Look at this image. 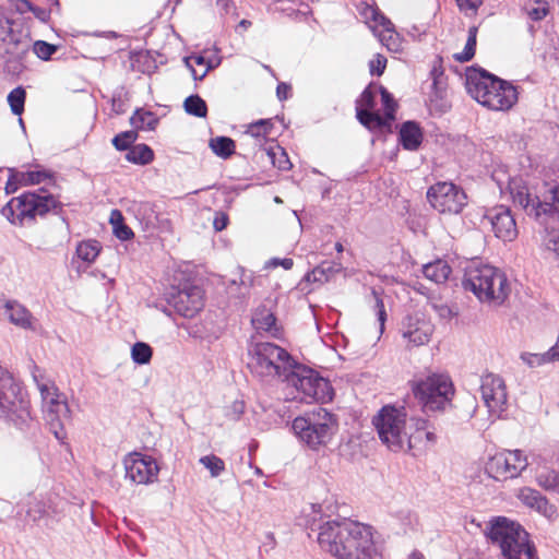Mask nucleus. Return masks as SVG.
<instances>
[{
  "instance_id": "obj_1",
  "label": "nucleus",
  "mask_w": 559,
  "mask_h": 559,
  "mask_svg": "<svg viewBox=\"0 0 559 559\" xmlns=\"http://www.w3.org/2000/svg\"><path fill=\"white\" fill-rule=\"evenodd\" d=\"M320 547L337 559H372L376 547L372 528L346 518L328 520L318 526Z\"/></svg>"
},
{
  "instance_id": "obj_2",
  "label": "nucleus",
  "mask_w": 559,
  "mask_h": 559,
  "mask_svg": "<svg viewBox=\"0 0 559 559\" xmlns=\"http://www.w3.org/2000/svg\"><path fill=\"white\" fill-rule=\"evenodd\" d=\"M372 424L382 443L393 452L416 448L421 441L419 433L426 428L424 418H412L407 425L404 408L391 405L383 406L372 418Z\"/></svg>"
},
{
  "instance_id": "obj_3",
  "label": "nucleus",
  "mask_w": 559,
  "mask_h": 559,
  "mask_svg": "<svg viewBox=\"0 0 559 559\" xmlns=\"http://www.w3.org/2000/svg\"><path fill=\"white\" fill-rule=\"evenodd\" d=\"M467 93L491 110H509L518 102L516 88L483 69L468 68L465 73Z\"/></svg>"
},
{
  "instance_id": "obj_4",
  "label": "nucleus",
  "mask_w": 559,
  "mask_h": 559,
  "mask_svg": "<svg viewBox=\"0 0 559 559\" xmlns=\"http://www.w3.org/2000/svg\"><path fill=\"white\" fill-rule=\"evenodd\" d=\"M463 287L481 302L496 306L502 305L511 292L504 272L492 265L475 262L465 270Z\"/></svg>"
},
{
  "instance_id": "obj_5",
  "label": "nucleus",
  "mask_w": 559,
  "mask_h": 559,
  "mask_svg": "<svg viewBox=\"0 0 559 559\" xmlns=\"http://www.w3.org/2000/svg\"><path fill=\"white\" fill-rule=\"evenodd\" d=\"M508 190L513 204L528 216L538 221L544 216H559V185H544V192L539 194L535 187H531L522 178H512Z\"/></svg>"
},
{
  "instance_id": "obj_6",
  "label": "nucleus",
  "mask_w": 559,
  "mask_h": 559,
  "mask_svg": "<svg viewBox=\"0 0 559 559\" xmlns=\"http://www.w3.org/2000/svg\"><path fill=\"white\" fill-rule=\"evenodd\" d=\"M33 380L40 392L43 408L51 432L62 441L67 433L64 421L70 419V408L67 399L61 394L47 372L34 365L32 367Z\"/></svg>"
},
{
  "instance_id": "obj_7",
  "label": "nucleus",
  "mask_w": 559,
  "mask_h": 559,
  "mask_svg": "<svg viewBox=\"0 0 559 559\" xmlns=\"http://www.w3.org/2000/svg\"><path fill=\"white\" fill-rule=\"evenodd\" d=\"M488 538L500 550L501 559H537L528 533L506 518H499L491 524Z\"/></svg>"
},
{
  "instance_id": "obj_8",
  "label": "nucleus",
  "mask_w": 559,
  "mask_h": 559,
  "mask_svg": "<svg viewBox=\"0 0 559 559\" xmlns=\"http://www.w3.org/2000/svg\"><path fill=\"white\" fill-rule=\"evenodd\" d=\"M61 203L45 189L36 192H25L11 199L1 210L2 215L13 225L25 226L33 224L37 216L60 207Z\"/></svg>"
},
{
  "instance_id": "obj_9",
  "label": "nucleus",
  "mask_w": 559,
  "mask_h": 559,
  "mask_svg": "<svg viewBox=\"0 0 559 559\" xmlns=\"http://www.w3.org/2000/svg\"><path fill=\"white\" fill-rule=\"evenodd\" d=\"M283 381L297 391L294 399H299L305 403L313 401L325 403L333 399L334 392L329 380L294 358Z\"/></svg>"
},
{
  "instance_id": "obj_10",
  "label": "nucleus",
  "mask_w": 559,
  "mask_h": 559,
  "mask_svg": "<svg viewBox=\"0 0 559 559\" xmlns=\"http://www.w3.org/2000/svg\"><path fill=\"white\" fill-rule=\"evenodd\" d=\"M0 418L12 423L23 430L33 421L28 402L22 395V389L14 376L0 366Z\"/></svg>"
},
{
  "instance_id": "obj_11",
  "label": "nucleus",
  "mask_w": 559,
  "mask_h": 559,
  "mask_svg": "<svg viewBox=\"0 0 559 559\" xmlns=\"http://www.w3.org/2000/svg\"><path fill=\"white\" fill-rule=\"evenodd\" d=\"M292 429L301 442L318 450L332 440L337 430V419L335 415L320 407L308 416L296 417Z\"/></svg>"
},
{
  "instance_id": "obj_12",
  "label": "nucleus",
  "mask_w": 559,
  "mask_h": 559,
  "mask_svg": "<svg viewBox=\"0 0 559 559\" xmlns=\"http://www.w3.org/2000/svg\"><path fill=\"white\" fill-rule=\"evenodd\" d=\"M412 391L424 412H444L452 405L454 385L445 373H432L425 379L414 381Z\"/></svg>"
},
{
  "instance_id": "obj_13",
  "label": "nucleus",
  "mask_w": 559,
  "mask_h": 559,
  "mask_svg": "<svg viewBox=\"0 0 559 559\" xmlns=\"http://www.w3.org/2000/svg\"><path fill=\"white\" fill-rule=\"evenodd\" d=\"M526 455L521 450H508L490 456L486 473L498 481L516 478L527 467Z\"/></svg>"
},
{
  "instance_id": "obj_14",
  "label": "nucleus",
  "mask_w": 559,
  "mask_h": 559,
  "mask_svg": "<svg viewBox=\"0 0 559 559\" xmlns=\"http://www.w3.org/2000/svg\"><path fill=\"white\" fill-rule=\"evenodd\" d=\"M292 360L289 352H248L247 365L260 377H278L284 380Z\"/></svg>"
},
{
  "instance_id": "obj_15",
  "label": "nucleus",
  "mask_w": 559,
  "mask_h": 559,
  "mask_svg": "<svg viewBox=\"0 0 559 559\" xmlns=\"http://www.w3.org/2000/svg\"><path fill=\"white\" fill-rule=\"evenodd\" d=\"M427 198L431 206L442 214H459L467 204L463 189L452 182H438L429 188Z\"/></svg>"
},
{
  "instance_id": "obj_16",
  "label": "nucleus",
  "mask_w": 559,
  "mask_h": 559,
  "mask_svg": "<svg viewBox=\"0 0 559 559\" xmlns=\"http://www.w3.org/2000/svg\"><path fill=\"white\" fill-rule=\"evenodd\" d=\"M167 302L179 316L193 318L204 307V290L198 285L186 283L171 288Z\"/></svg>"
},
{
  "instance_id": "obj_17",
  "label": "nucleus",
  "mask_w": 559,
  "mask_h": 559,
  "mask_svg": "<svg viewBox=\"0 0 559 559\" xmlns=\"http://www.w3.org/2000/svg\"><path fill=\"white\" fill-rule=\"evenodd\" d=\"M480 392L491 419L501 418L507 411L508 393L504 381L493 373L481 377Z\"/></svg>"
},
{
  "instance_id": "obj_18",
  "label": "nucleus",
  "mask_w": 559,
  "mask_h": 559,
  "mask_svg": "<svg viewBox=\"0 0 559 559\" xmlns=\"http://www.w3.org/2000/svg\"><path fill=\"white\" fill-rule=\"evenodd\" d=\"M123 463L126 478L133 484L147 485L157 479L159 468L152 456L133 452L124 459Z\"/></svg>"
},
{
  "instance_id": "obj_19",
  "label": "nucleus",
  "mask_w": 559,
  "mask_h": 559,
  "mask_svg": "<svg viewBox=\"0 0 559 559\" xmlns=\"http://www.w3.org/2000/svg\"><path fill=\"white\" fill-rule=\"evenodd\" d=\"M483 223L490 225L495 236L503 241H512L518 236L514 216L506 205H497L487 210Z\"/></svg>"
},
{
  "instance_id": "obj_20",
  "label": "nucleus",
  "mask_w": 559,
  "mask_h": 559,
  "mask_svg": "<svg viewBox=\"0 0 559 559\" xmlns=\"http://www.w3.org/2000/svg\"><path fill=\"white\" fill-rule=\"evenodd\" d=\"M433 330L432 323L418 312L406 316L401 323L403 338L416 347L427 345Z\"/></svg>"
},
{
  "instance_id": "obj_21",
  "label": "nucleus",
  "mask_w": 559,
  "mask_h": 559,
  "mask_svg": "<svg viewBox=\"0 0 559 559\" xmlns=\"http://www.w3.org/2000/svg\"><path fill=\"white\" fill-rule=\"evenodd\" d=\"M516 497L524 506L535 510L548 520L552 521L558 518L556 506L550 503L548 498L538 490L523 487L518 491Z\"/></svg>"
},
{
  "instance_id": "obj_22",
  "label": "nucleus",
  "mask_w": 559,
  "mask_h": 559,
  "mask_svg": "<svg viewBox=\"0 0 559 559\" xmlns=\"http://www.w3.org/2000/svg\"><path fill=\"white\" fill-rule=\"evenodd\" d=\"M3 316L15 326L34 330L35 319L31 311L16 300H8L3 306Z\"/></svg>"
},
{
  "instance_id": "obj_23",
  "label": "nucleus",
  "mask_w": 559,
  "mask_h": 559,
  "mask_svg": "<svg viewBox=\"0 0 559 559\" xmlns=\"http://www.w3.org/2000/svg\"><path fill=\"white\" fill-rule=\"evenodd\" d=\"M251 322L258 333L264 332L267 337L281 340L282 328L277 325L275 316L266 308L257 309Z\"/></svg>"
},
{
  "instance_id": "obj_24",
  "label": "nucleus",
  "mask_w": 559,
  "mask_h": 559,
  "mask_svg": "<svg viewBox=\"0 0 559 559\" xmlns=\"http://www.w3.org/2000/svg\"><path fill=\"white\" fill-rule=\"evenodd\" d=\"M128 212H130L140 222L145 230L155 226L157 215L150 202L133 201L129 205Z\"/></svg>"
},
{
  "instance_id": "obj_25",
  "label": "nucleus",
  "mask_w": 559,
  "mask_h": 559,
  "mask_svg": "<svg viewBox=\"0 0 559 559\" xmlns=\"http://www.w3.org/2000/svg\"><path fill=\"white\" fill-rule=\"evenodd\" d=\"M423 140V133L417 123L407 121L400 130V141L406 150H417Z\"/></svg>"
},
{
  "instance_id": "obj_26",
  "label": "nucleus",
  "mask_w": 559,
  "mask_h": 559,
  "mask_svg": "<svg viewBox=\"0 0 559 559\" xmlns=\"http://www.w3.org/2000/svg\"><path fill=\"white\" fill-rule=\"evenodd\" d=\"M423 274L436 284L445 283L451 274L450 265L443 260H436L423 266Z\"/></svg>"
},
{
  "instance_id": "obj_27",
  "label": "nucleus",
  "mask_w": 559,
  "mask_h": 559,
  "mask_svg": "<svg viewBox=\"0 0 559 559\" xmlns=\"http://www.w3.org/2000/svg\"><path fill=\"white\" fill-rule=\"evenodd\" d=\"M25 507L26 516L29 518L33 522H37L48 514L50 503L44 498L31 496L27 498Z\"/></svg>"
},
{
  "instance_id": "obj_28",
  "label": "nucleus",
  "mask_w": 559,
  "mask_h": 559,
  "mask_svg": "<svg viewBox=\"0 0 559 559\" xmlns=\"http://www.w3.org/2000/svg\"><path fill=\"white\" fill-rule=\"evenodd\" d=\"M520 358L528 367L536 368L546 364L559 361V352H523Z\"/></svg>"
},
{
  "instance_id": "obj_29",
  "label": "nucleus",
  "mask_w": 559,
  "mask_h": 559,
  "mask_svg": "<svg viewBox=\"0 0 559 559\" xmlns=\"http://www.w3.org/2000/svg\"><path fill=\"white\" fill-rule=\"evenodd\" d=\"M273 122L271 119H261L248 126L246 135L254 139L255 145H262L271 134Z\"/></svg>"
},
{
  "instance_id": "obj_30",
  "label": "nucleus",
  "mask_w": 559,
  "mask_h": 559,
  "mask_svg": "<svg viewBox=\"0 0 559 559\" xmlns=\"http://www.w3.org/2000/svg\"><path fill=\"white\" fill-rule=\"evenodd\" d=\"M535 480L544 490L559 495V471L552 468L540 469L536 473Z\"/></svg>"
},
{
  "instance_id": "obj_31",
  "label": "nucleus",
  "mask_w": 559,
  "mask_h": 559,
  "mask_svg": "<svg viewBox=\"0 0 559 559\" xmlns=\"http://www.w3.org/2000/svg\"><path fill=\"white\" fill-rule=\"evenodd\" d=\"M0 50H2L0 51L2 59H5L7 57L26 56L28 52V45L9 36L2 39Z\"/></svg>"
},
{
  "instance_id": "obj_32",
  "label": "nucleus",
  "mask_w": 559,
  "mask_h": 559,
  "mask_svg": "<svg viewBox=\"0 0 559 559\" xmlns=\"http://www.w3.org/2000/svg\"><path fill=\"white\" fill-rule=\"evenodd\" d=\"M154 158L152 148L146 144L132 146L126 154V159L133 164L146 165Z\"/></svg>"
},
{
  "instance_id": "obj_33",
  "label": "nucleus",
  "mask_w": 559,
  "mask_h": 559,
  "mask_svg": "<svg viewBox=\"0 0 559 559\" xmlns=\"http://www.w3.org/2000/svg\"><path fill=\"white\" fill-rule=\"evenodd\" d=\"M357 118L361 124L370 130L379 129L391 123L385 117L380 116L379 112L361 108H357Z\"/></svg>"
},
{
  "instance_id": "obj_34",
  "label": "nucleus",
  "mask_w": 559,
  "mask_h": 559,
  "mask_svg": "<svg viewBox=\"0 0 559 559\" xmlns=\"http://www.w3.org/2000/svg\"><path fill=\"white\" fill-rule=\"evenodd\" d=\"M158 119L156 116L143 109H138L130 118V123L140 130H154Z\"/></svg>"
},
{
  "instance_id": "obj_35",
  "label": "nucleus",
  "mask_w": 559,
  "mask_h": 559,
  "mask_svg": "<svg viewBox=\"0 0 559 559\" xmlns=\"http://www.w3.org/2000/svg\"><path fill=\"white\" fill-rule=\"evenodd\" d=\"M213 153L222 158H228L235 152V142L227 136H216L209 143Z\"/></svg>"
},
{
  "instance_id": "obj_36",
  "label": "nucleus",
  "mask_w": 559,
  "mask_h": 559,
  "mask_svg": "<svg viewBox=\"0 0 559 559\" xmlns=\"http://www.w3.org/2000/svg\"><path fill=\"white\" fill-rule=\"evenodd\" d=\"M523 10L532 21H542L549 13V4L546 0H527Z\"/></svg>"
},
{
  "instance_id": "obj_37",
  "label": "nucleus",
  "mask_w": 559,
  "mask_h": 559,
  "mask_svg": "<svg viewBox=\"0 0 559 559\" xmlns=\"http://www.w3.org/2000/svg\"><path fill=\"white\" fill-rule=\"evenodd\" d=\"M342 271V264L336 262H324L313 269V271L306 276L307 281H311V277L313 281L318 282H326L329 281L330 275L338 273Z\"/></svg>"
},
{
  "instance_id": "obj_38",
  "label": "nucleus",
  "mask_w": 559,
  "mask_h": 559,
  "mask_svg": "<svg viewBox=\"0 0 559 559\" xmlns=\"http://www.w3.org/2000/svg\"><path fill=\"white\" fill-rule=\"evenodd\" d=\"M99 252L100 246L99 242L96 240L82 241L76 247L78 257L88 264L93 263L96 260Z\"/></svg>"
},
{
  "instance_id": "obj_39",
  "label": "nucleus",
  "mask_w": 559,
  "mask_h": 559,
  "mask_svg": "<svg viewBox=\"0 0 559 559\" xmlns=\"http://www.w3.org/2000/svg\"><path fill=\"white\" fill-rule=\"evenodd\" d=\"M110 223L112 224L115 236L120 240H129L134 236L132 229L123 224L122 215L118 210L111 212Z\"/></svg>"
},
{
  "instance_id": "obj_40",
  "label": "nucleus",
  "mask_w": 559,
  "mask_h": 559,
  "mask_svg": "<svg viewBox=\"0 0 559 559\" xmlns=\"http://www.w3.org/2000/svg\"><path fill=\"white\" fill-rule=\"evenodd\" d=\"M266 153L273 166L280 170H288L292 167V163L283 147L278 145L270 146Z\"/></svg>"
},
{
  "instance_id": "obj_41",
  "label": "nucleus",
  "mask_w": 559,
  "mask_h": 559,
  "mask_svg": "<svg viewBox=\"0 0 559 559\" xmlns=\"http://www.w3.org/2000/svg\"><path fill=\"white\" fill-rule=\"evenodd\" d=\"M185 110L192 116L204 118L207 114L206 103L199 95H191L183 103Z\"/></svg>"
},
{
  "instance_id": "obj_42",
  "label": "nucleus",
  "mask_w": 559,
  "mask_h": 559,
  "mask_svg": "<svg viewBox=\"0 0 559 559\" xmlns=\"http://www.w3.org/2000/svg\"><path fill=\"white\" fill-rule=\"evenodd\" d=\"M477 27L473 26L468 29V37L462 52L455 53L454 59L460 62L469 61L475 55Z\"/></svg>"
},
{
  "instance_id": "obj_43",
  "label": "nucleus",
  "mask_w": 559,
  "mask_h": 559,
  "mask_svg": "<svg viewBox=\"0 0 559 559\" xmlns=\"http://www.w3.org/2000/svg\"><path fill=\"white\" fill-rule=\"evenodd\" d=\"M199 463L209 469L212 477H218L225 471V462L215 454L201 456Z\"/></svg>"
},
{
  "instance_id": "obj_44",
  "label": "nucleus",
  "mask_w": 559,
  "mask_h": 559,
  "mask_svg": "<svg viewBox=\"0 0 559 559\" xmlns=\"http://www.w3.org/2000/svg\"><path fill=\"white\" fill-rule=\"evenodd\" d=\"M26 93L22 87H16L8 95V102L14 115H21L24 110Z\"/></svg>"
},
{
  "instance_id": "obj_45",
  "label": "nucleus",
  "mask_w": 559,
  "mask_h": 559,
  "mask_svg": "<svg viewBox=\"0 0 559 559\" xmlns=\"http://www.w3.org/2000/svg\"><path fill=\"white\" fill-rule=\"evenodd\" d=\"M136 138L138 135L135 131H124L112 139V145L119 151H126L131 146Z\"/></svg>"
},
{
  "instance_id": "obj_46",
  "label": "nucleus",
  "mask_w": 559,
  "mask_h": 559,
  "mask_svg": "<svg viewBox=\"0 0 559 559\" xmlns=\"http://www.w3.org/2000/svg\"><path fill=\"white\" fill-rule=\"evenodd\" d=\"M48 174L41 170H34L27 173H21L17 175V180L22 185H38L48 178Z\"/></svg>"
},
{
  "instance_id": "obj_47",
  "label": "nucleus",
  "mask_w": 559,
  "mask_h": 559,
  "mask_svg": "<svg viewBox=\"0 0 559 559\" xmlns=\"http://www.w3.org/2000/svg\"><path fill=\"white\" fill-rule=\"evenodd\" d=\"M379 92L381 94V100L385 111L384 117L388 121H392L394 120L396 103L394 102L392 95L384 87H379Z\"/></svg>"
},
{
  "instance_id": "obj_48",
  "label": "nucleus",
  "mask_w": 559,
  "mask_h": 559,
  "mask_svg": "<svg viewBox=\"0 0 559 559\" xmlns=\"http://www.w3.org/2000/svg\"><path fill=\"white\" fill-rule=\"evenodd\" d=\"M25 56L19 57H7L3 59L4 61V70L12 75H17L24 70V60Z\"/></svg>"
},
{
  "instance_id": "obj_49",
  "label": "nucleus",
  "mask_w": 559,
  "mask_h": 559,
  "mask_svg": "<svg viewBox=\"0 0 559 559\" xmlns=\"http://www.w3.org/2000/svg\"><path fill=\"white\" fill-rule=\"evenodd\" d=\"M56 50H57V47L55 45L48 44L43 40H37L34 44L35 55L43 60L50 59V57L56 52Z\"/></svg>"
},
{
  "instance_id": "obj_50",
  "label": "nucleus",
  "mask_w": 559,
  "mask_h": 559,
  "mask_svg": "<svg viewBox=\"0 0 559 559\" xmlns=\"http://www.w3.org/2000/svg\"><path fill=\"white\" fill-rule=\"evenodd\" d=\"M430 306L441 319H451L457 314L454 307L441 301H431Z\"/></svg>"
},
{
  "instance_id": "obj_51",
  "label": "nucleus",
  "mask_w": 559,
  "mask_h": 559,
  "mask_svg": "<svg viewBox=\"0 0 559 559\" xmlns=\"http://www.w3.org/2000/svg\"><path fill=\"white\" fill-rule=\"evenodd\" d=\"M459 9L466 16H474L477 13L478 8L481 5L483 0H455Z\"/></svg>"
},
{
  "instance_id": "obj_52",
  "label": "nucleus",
  "mask_w": 559,
  "mask_h": 559,
  "mask_svg": "<svg viewBox=\"0 0 559 559\" xmlns=\"http://www.w3.org/2000/svg\"><path fill=\"white\" fill-rule=\"evenodd\" d=\"M374 97L376 92L372 90V87H367L360 95L357 108L371 110L376 105Z\"/></svg>"
},
{
  "instance_id": "obj_53",
  "label": "nucleus",
  "mask_w": 559,
  "mask_h": 559,
  "mask_svg": "<svg viewBox=\"0 0 559 559\" xmlns=\"http://www.w3.org/2000/svg\"><path fill=\"white\" fill-rule=\"evenodd\" d=\"M544 246L547 250L559 257V230H550L546 233Z\"/></svg>"
},
{
  "instance_id": "obj_54",
  "label": "nucleus",
  "mask_w": 559,
  "mask_h": 559,
  "mask_svg": "<svg viewBox=\"0 0 559 559\" xmlns=\"http://www.w3.org/2000/svg\"><path fill=\"white\" fill-rule=\"evenodd\" d=\"M186 62L188 64V67L191 68V72H192V75L194 78V80H202L205 74L207 73L209 71V67L206 66V68L204 69V71L202 73H198L195 69H193V64H197V66H205L206 62H205V58L202 57V56H191L189 58L186 59Z\"/></svg>"
},
{
  "instance_id": "obj_55",
  "label": "nucleus",
  "mask_w": 559,
  "mask_h": 559,
  "mask_svg": "<svg viewBox=\"0 0 559 559\" xmlns=\"http://www.w3.org/2000/svg\"><path fill=\"white\" fill-rule=\"evenodd\" d=\"M370 12H371L372 20L377 26H381L383 28V31H385L388 33L393 31V24L391 23V21L389 19H386L384 15H382L381 13L377 12L373 9H370Z\"/></svg>"
},
{
  "instance_id": "obj_56",
  "label": "nucleus",
  "mask_w": 559,
  "mask_h": 559,
  "mask_svg": "<svg viewBox=\"0 0 559 559\" xmlns=\"http://www.w3.org/2000/svg\"><path fill=\"white\" fill-rule=\"evenodd\" d=\"M386 59L377 55L374 59H372L369 63L371 74L381 75L385 69Z\"/></svg>"
},
{
  "instance_id": "obj_57",
  "label": "nucleus",
  "mask_w": 559,
  "mask_h": 559,
  "mask_svg": "<svg viewBox=\"0 0 559 559\" xmlns=\"http://www.w3.org/2000/svg\"><path fill=\"white\" fill-rule=\"evenodd\" d=\"M372 295H373V297L376 299L377 316H378V320H379V323H380V329L382 331L383 328H384L385 319H386V312H385V309H384V304H383V300L379 297V295L377 294L376 290L372 292Z\"/></svg>"
},
{
  "instance_id": "obj_58",
  "label": "nucleus",
  "mask_w": 559,
  "mask_h": 559,
  "mask_svg": "<svg viewBox=\"0 0 559 559\" xmlns=\"http://www.w3.org/2000/svg\"><path fill=\"white\" fill-rule=\"evenodd\" d=\"M228 215L224 212H216L213 219V227L216 231H222L228 225Z\"/></svg>"
},
{
  "instance_id": "obj_59",
  "label": "nucleus",
  "mask_w": 559,
  "mask_h": 559,
  "mask_svg": "<svg viewBox=\"0 0 559 559\" xmlns=\"http://www.w3.org/2000/svg\"><path fill=\"white\" fill-rule=\"evenodd\" d=\"M293 265H294V261L290 258H284V259L273 258L270 261H267L265 264L266 267L283 266L285 270H290L293 267Z\"/></svg>"
},
{
  "instance_id": "obj_60",
  "label": "nucleus",
  "mask_w": 559,
  "mask_h": 559,
  "mask_svg": "<svg viewBox=\"0 0 559 559\" xmlns=\"http://www.w3.org/2000/svg\"><path fill=\"white\" fill-rule=\"evenodd\" d=\"M153 352H131L132 360L138 365L148 364Z\"/></svg>"
},
{
  "instance_id": "obj_61",
  "label": "nucleus",
  "mask_w": 559,
  "mask_h": 559,
  "mask_svg": "<svg viewBox=\"0 0 559 559\" xmlns=\"http://www.w3.org/2000/svg\"><path fill=\"white\" fill-rule=\"evenodd\" d=\"M419 436L421 437V441L417 442V445L421 444L424 441H426L427 443L433 444L437 440L435 432L428 430V421L427 420H426V428H425V430L420 431Z\"/></svg>"
},
{
  "instance_id": "obj_62",
  "label": "nucleus",
  "mask_w": 559,
  "mask_h": 559,
  "mask_svg": "<svg viewBox=\"0 0 559 559\" xmlns=\"http://www.w3.org/2000/svg\"><path fill=\"white\" fill-rule=\"evenodd\" d=\"M240 284L246 288H249L252 285L251 275H247L243 269H240Z\"/></svg>"
},
{
  "instance_id": "obj_63",
  "label": "nucleus",
  "mask_w": 559,
  "mask_h": 559,
  "mask_svg": "<svg viewBox=\"0 0 559 559\" xmlns=\"http://www.w3.org/2000/svg\"><path fill=\"white\" fill-rule=\"evenodd\" d=\"M288 85H286L285 83H281L277 85V88H276V93H277V96L280 99H286L287 98V91H288Z\"/></svg>"
},
{
  "instance_id": "obj_64",
  "label": "nucleus",
  "mask_w": 559,
  "mask_h": 559,
  "mask_svg": "<svg viewBox=\"0 0 559 559\" xmlns=\"http://www.w3.org/2000/svg\"><path fill=\"white\" fill-rule=\"evenodd\" d=\"M131 349H152V347L144 342H136L131 346Z\"/></svg>"
}]
</instances>
